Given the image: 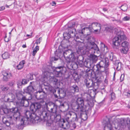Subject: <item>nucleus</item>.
Here are the masks:
<instances>
[{
	"mask_svg": "<svg viewBox=\"0 0 130 130\" xmlns=\"http://www.w3.org/2000/svg\"><path fill=\"white\" fill-rule=\"evenodd\" d=\"M84 72H86V74L88 76H91L92 75L93 70L91 69H87Z\"/></svg>",
	"mask_w": 130,
	"mask_h": 130,
	"instance_id": "obj_36",
	"label": "nucleus"
},
{
	"mask_svg": "<svg viewBox=\"0 0 130 130\" xmlns=\"http://www.w3.org/2000/svg\"><path fill=\"white\" fill-rule=\"evenodd\" d=\"M104 130H113L112 125L110 123L106 124L104 128Z\"/></svg>",
	"mask_w": 130,
	"mask_h": 130,
	"instance_id": "obj_31",
	"label": "nucleus"
},
{
	"mask_svg": "<svg viewBox=\"0 0 130 130\" xmlns=\"http://www.w3.org/2000/svg\"><path fill=\"white\" fill-rule=\"evenodd\" d=\"M76 36L75 32L68 31V32H64L63 34V37L65 39L67 40L70 38L74 37Z\"/></svg>",
	"mask_w": 130,
	"mask_h": 130,
	"instance_id": "obj_15",
	"label": "nucleus"
},
{
	"mask_svg": "<svg viewBox=\"0 0 130 130\" xmlns=\"http://www.w3.org/2000/svg\"><path fill=\"white\" fill-rule=\"evenodd\" d=\"M25 63V61L23 60L21 61L19 64L17 66V68L18 70H21L23 66L24 65Z\"/></svg>",
	"mask_w": 130,
	"mask_h": 130,
	"instance_id": "obj_32",
	"label": "nucleus"
},
{
	"mask_svg": "<svg viewBox=\"0 0 130 130\" xmlns=\"http://www.w3.org/2000/svg\"><path fill=\"white\" fill-rule=\"evenodd\" d=\"M61 54V53H58L57 55H56L54 57H51L50 59L51 61H56L60 58V54Z\"/></svg>",
	"mask_w": 130,
	"mask_h": 130,
	"instance_id": "obj_35",
	"label": "nucleus"
},
{
	"mask_svg": "<svg viewBox=\"0 0 130 130\" xmlns=\"http://www.w3.org/2000/svg\"><path fill=\"white\" fill-rule=\"evenodd\" d=\"M110 96L111 97V98L112 100L115 99L116 98L115 94L113 92L111 93L110 95Z\"/></svg>",
	"mask_w": 130,
	"mask_h": 130,
	"instance_id": "obj_53",
	"label": "nucleus"
},
{
	"mask_svg": "<svg viewBox=\"0 0 130 130\" xmlns=\"http://www.w3.org/2000/svg\"><path fill=\"white\" fill-rule=\"evenodd\" d=\"M58 51H59V53H61V54H60H60H61V53H62V54H63V56L64 57L66 58H67V56L66 55L68 53H69V52L67 50L66 52H62L61 51V50H60V49H58ZM66 59H67V58Z\"/></svg>",
	"mask_w": 130,
	"mask_h": 130,
	"instance_id": "obj_46",
	"label": "nucleus"
},
{
	"mask_svg": "<svg viewBox=\"0 0 130 130\" xmlns=\"http://www.w3.org/2000/svg\"><path fill=\"white\" fill-rule=\"evenodd\" d=\"M95 26H96V27H98L100 28L99 27L101 26V25L99 23L94 22L91 25H89L88 27H86V28L90 30L91 29V28H92V29H96V28L95 27Z\"/></svg>",
	"mask_w": 130,
	"mask_h": 130,
	"instance_id": "obj_24",
	"label": "nucleus"
},
{
	"mask_svg": "<svg viewBox=\"0 0 130 130\" xmlns=\"http://www.w3.org/2000/svg\"><path fill=\"white\" fill-rule=\"evenodd\" d=\"M42 39V37H40L39 38L36 40L35 43H36L37 44H39L41 41Z\"/></svg>",
	"mask_w": 130,
	"mask_h": 130,
	"instance_id": "obj_54",
	"label": "nucleus"
},
{
	"mask_svg": "<svg viewBox=\"0 0 130 130\" xmlns=\"http://www.w3.org/2000/svg\"><path fill=\"white\" fill-rule=\"evenodd\" d=\"M9 54L8 52H5L2 55V57L4 59H6L9 57Z\"/></svg>",
	"mask_w": 130,
	"mask_h": 130,
	"instance_id": "obj_40",
	"label": "nucleus"
},
{
	"mask_svg": "<svg viewBox=\"0 0 130 130\" xmlns=\"http://www.w3.org/2000/svg\"><path fill=\"white\" fill-rule=\"evenodd\" d=\"M53 103L52 102H50L47 104L46 107V109L48 111H50L51 113V112H53L52 108Z\"/></svg>",
	"mask_w": 130,
	"mask_h": 130,
	"instance_id": "obj_27",
	"label": "nucleus"
},
{
	"mask_svg": "<svg viewBox=\"0 0 130 130\" xmlns=\"http://www.w3.org/2000/svg\"><path fill=\"white\" fill-rule=\"evenodd\" d=\"M57 94L60 98H64L66 95V93L65 92L63 91L62 92L60 93L59 89H58V90Z\"/></svg>",
	"mask_w": 130,
	"mask_h": 130,
	"instance_id": "obj_34",
	"label": "nucleus"
},
{
	"mask_svg": "<svg viewBox=\"0 0 130 130\" xmlns=\"http://www.w3.org/2000/svg\"><path fill=\"white\" fill-rule=\"evenodd\" d=\"M17 84L18 87L19 88H20V87L23 85V82H22L21 80H20L18 81L17 82Z\"/></svg>",
	"mask_w": 130,
	"mask_h": 130,
	"instance_id": "obj_49",
	"label": "nucleus"
},
{
	"mask_svg": "<svg viewBox=\"0 0 130 130\" xmlns=\"http://www.w3.org/2000/svg\"><path fill=\"white\" fill-rule=\"evenodd\" d=\"M102 46L103 47L102 48V50L104 51V53H107L108 52V48L107 46H106L105 44L102 43H101Z\"/></svg>",
	"mask_w": 130,
	"mask_h": 130,
	"instance_id": "obj_39",
	"label": "nucleus"
},
{
	"mask_svg": "<svg viewBox=\"0 0 130 130\" xmlns=\"http://www.w3.org/2000/svg\"><path fill=\"white\" fill-rule=\"evenodd\" d=\"M124 74H122L120 78V82H122L124 79Z\"/></svg>",
	"mask_w": 130,
	"mask_h": 130,
	"instance_id": "obj_60",
	"label": "nucleus"
},
{
	"mask_svg": "<svg viewBox=\"0 0 130 130\" xmlns=\"http://www.w3.org/2000/svg\"><path fill=\"white\" fill-rule=\"evenodd\" d=\"M71 89L73 93L78 92L79 91V88L78 86L76 84L72 86Z\"/></svg>",
	"mask_w": 130,
	"mask_h": 130,
	"instance_id": "obj_30",
	"label": "nucleus"
},
{
	"mask_svg": "<svg viewBox=\"0 0 130 130\" xmlns=\"http://www.w3.org/2000/svg\"><path fill=\"white\" fill-rule=\"evenodd\" d=\"M55 75L57 77H61L62 75L64 76L65 78L66 79L69 78L70 75L69 74V72L67 71L66 72H54Z\"/></svg>",
	"mask_w": 130,
	"mask_h": 130,
	"instance_id": "obj_14",
	"label": "nucleus"
},
{
	"mask_svg": "<svg viewBox=\"0 0 130 130\" xmlns=\"http://www.w3.org/2000/svg\"><path fill=\"white\" fill-rule=\"evenodd\" d=\"M109 65L108 60H105V61L102 60L98 63L95 65H94L93 67V70H98L99 69L105 70L106 69Z\"/></svg>",
	"mask_w": 130,
	"mask_h": 130,
	"instance_id": "obj_7",
	"label": "nucleus"
},
{
	"mask_svg": "<svg viewBox=\"0 0 130 130\" xmlns=\"http://www.w3.org/2000/svg\"><path fill=\"white\" fill-rule=\"evenodd\" d=\"M67 59H68V61L70 62H73L75 60V57L74 54L73 53H71L69 55L67 56Z\"/></svg>",
	"mask_w": 130,
	"mask_h": 130,
	"instance_id": "obj_26",
	"label": "nucleus"
},
{
	"mask_svg": "<svg viewBox=\"0 0 130 130\" xmlns=\"http://www.w3.org/2000/svg\"><path fill=\"white\" fill-rule=\"evenodd\" d=\"M60 108L64 107V104L63 103H61L60 105Z\"/></svg>",
	"mask_w": 130,
	"mask_h": 130,
	"instance_id": "obj_62",
	"label": "nucleus"
},
{
	"mask_svg": "<svg viewBox=\"0 0 130 130\" xmlns=\"http://www.w3.org/2000/svg\"><path fill=\"white\" fill-rule=\"evenodd\" d=\"M71 67L73 69H76L78 68V65L77 62H72L71 63Z\"/></svg>",
	"mask_w": 130,
	"mask_h": 130,
	"instance_id": "obj_37",
	"label": "nucleus"
},
{
	"mask_svg": "<svg viewBox=\"0 0 130 130\" xmlns=\"http://www.w3.org/2000/svg\"><path fill=\"white\" fill-rule=\"evenodd\" d=\"M78 48L77 52H80L81 54L83 55L86 54L89 51V52L91 53L89 56L90 60L94 63L97 61L98 56H97V55L99 54L100 51L98 46L94 42H89L85 46H83L80 43Z\"/></svg>",
	"mask_w": 130,
	"mask_h": 130,
	"instance_id": "obj_1",
	"label": "nucleus"
},
{
	"mask_svg": "<svg viewBox=\"0 0 130 130\" xmlns=\"http://www.w3.org/2000/svg\"><path fill=\"white\" fill-rule=\"evenodd\" d=\"M49 74V73L44 72L43 75L39 76L40 81L43 83L46 82L48 79Z\"/></svg>",
	"mask_w": 130,
	"mask_h": 130,
	"instance_id": "obj_16",
	"label": "nucleus"
},
{
	"mask_svg": "<svg viewBox=\"0 0 130 130\" xmlns=\"http://www.w3.org/2000/svg\"><path fill=\"white\" fill-rule=\"evenodd\" d=\"M94 65L93 64H91L90 62L85 61L84 62V66L86 68H93Z\"/></svg>",
	"mask_w": 130,
	"mask_h": 130,
	"instance_id": "obj_29",
	"label": "nucleus"
},
{
	"mask_svg": "<svg viewBox=\"0 0 130 130\" xmlns=\"http://www.w3.org/2000/svg\"><path fill=\"white\" fill-rule=\"evenodd\" d=\"M76 113L74 112H69L67 115L68 117H71L74 121H78L79 119V111H76Z\"/></svg>",
	"mask_w": 130,
	"mask_h": 130,
	"instance_id": "obj_13",
	"label": "nucleus"
},
{
	"mask_svg": "<svg viewBox=\"0 0 130 130\" xmlns=\"http://www.w3.org/2000/svg\"><path fill=\"white\" fill-rule=\"evenodd\" d=\"M118 37H119V38L121 40V42L122 41L125 40L126 39V37L124 35H119Z\"/></svg>",
	"mask_w": 130,
	"mask_h": 130,
	"instance_id": "obj_48",
	"label": "nucleus"
},
{
	"mask_svg": "<svg viewBox=\"0 0 130 130\" xmlns=\"http://www.w3.org/2000/svg\"><path fill=\"white\" fill-rule=\"evenodd\" d=\"M48 89L50 92L53 93L56 92V90L52 87H49Z\"/></svg>",
	"mask_w": 130,
	"mask_h": 130,
	"instance_id": "obj_52",
	"label": "nucleus"
},
{
	"mask_svg": "<svg viewBox=\"0 0 130 130\" xmlns=\"http://www.w3.org/2000/svg\"><path fill=\"white\" fill-rule=\"evenodd\" d=\"M21 81L22 82H23V85H24L26 84L28 82V81L26 79H23Z\"/></svg>",
	"mask_w": 130,
	"mask_h": 130,
	"instance_id": "obj_57",
	"label": "nucleus"
},
{
	"mask_svg": "<svg viewBox=\"0 0 130 130\" xmlns=\"http://www.w3.org/2000/svg\"><path fill=\"white\" fill-rule=\"evenodd\" d=\"M14 83L12 81H10L8 85L10 86H12L13 85Z\"/></svg>",
	"mask_w": 130,
	"mask_h": 130,
	"instance_id": "obj_61",
	"label": "nucleus"
},
{
	"mask_svg": "<svg viewBox=\"0 0 130 130\" xmlns=\"http://www.w3.org/2000/svg\"><path fill=\"white\" fill-rule=\"evenodd\" d=\"M113 44L116 46H118L120 44L121 42V40L119 37H115L112 40Z\"/></svg>",
	"mask_w": 130,
	"mask_h": 130,
	"instance_id": "obj_22",
	"label": "nucleus"
},
{
	"mask_svg": "<svg viewBox=\"0 0 130 130\" xmlns=\"http://www.w3.org/2000/svg\"><path fill=\"white\" fill-rule=\"evenodd\" d=\"M80 57L82 58V59L80 60L78 58L77 59V62L78 64V66H79L80 67H81V68H80L79 70L80 71H81L82 73H84L85 72V70L83 68V67H84V62H83V58L82 56H81Z\"/></svg>",
	"mask_w": 130,
	"mask_h": 130,
	"instance_id": "obj_18",
	"label": "nucleus"
},
{
	"mask_svg": "<svg viewBox=\"0 0 130 130\" xmlns=\"http://www.w3.org/2000/svg\"><path fill=\"white\" fill-rule=\"evenodd\" d=\"M99 28H100L98 27V28H96V29H94V32L96 33L98 31H100L101 29V26L99 27Z\"/></svg>",
	"mask_w": 130,
	"mask_h": 130,
	"instance_id": "obj_56",
	"label": "nucleus"
},
{
	"mask_svg": "<svg viewBox=\"0 0 130 130\" xmlns=\"http://www.w3.org/2000/svg\"><path fill=\"white\" fill-rule=\"evenodd\" d=\"M2 119L3 123L7 126H9L11 123H12V116H7V117H3Z\"/></svg>",
	"mask_w": 130,
	"mask_h": 130,
	"instance_id": "obj_12",
	"label": "nucleus"
},
{
	"mask_svg": "<svg viewBox=\"0 0 130 130\" xmlns=\"http://www.w3.org/2000/svg\"><path fill=\"white\" fill-rule=\"evenodd\" d=\"M122 48H128V43L127 41H124L121 44Z\"/></svg>",
	"mask_w": 130,
	"mask_h": 130,
	"instance_id": "obj_42",
	"label": "nucleus"
},
{
	"mask_svg": "<svg viewBox=\"0 0 130 130\" xmlns=\"http://www.w3.org/2000/svg\"><path fill=\"white\" fill-rule=\"evenodd\" d=\"M93 93L94 94L93 96H92L91 94H90L88 95L87 96L86 100L88 101L87 105L85 106V113H83L84 110L80 111L79 110L78 111H79V118H80L83 120L85 121L87 119V115H90L91 113V109L94 105L93 102V97H94L95 95V93L94 91L93 90Z\"/></svg>",
	"mask_w": 130,
	"mask_h": 130,
	"instance_id": "obj_3",
	"label": "nucleus"
},
{
	"mask_svg": "<svg viewBox=\"0 0 130 130\" xmlns=\"http://www.w3.org/2000/svg\"><path fill=\"white\" fill-rule=\"evenodd\" d=\"M41 107L37 110L36 112L38 115H40V116L41 119V121L43 122H46V126L50 127L52 130H58L56 129L55 126H53L52 124V121L54 120L56 122L59 121L57 120L56 118H52V116L53 114L50 112V111H41Z\"/></svg>",
	"mask_w": 130,
	"mask_h": 130,
	"instance_id": "obj_2",
	"label": "nucleus"
},
{
	"mask_svg": "<svg viewBox=\"0 0 130 130\" xmlns=\"http://www.w3.org/2000/svg\"><path fill=\"white\" fill-rule=\"evenodd\" d=\"M62 121L59 123L60 126L64 129H67L70 127L68 121H66L64 119H62Z\"/></svg>",
	"mask_w": 130,
	"mask_h": 130,
	"instance_id": "obj_17",
	"label": "nucleus"
},
{
	"mask_svg": "<svg viewBox=\"0 0 130 130\" xmlns=\"http://www.w3.org/2000/svg\"><path fill=\"white\" fill-rule=\"evenodd\" d=\"M119 125L120 127L122 128H124L127 126V125L125 123L124 120H121L119 122Z\"/></svg>",
	"mask_w": 130,
	"mask_h": 130,
	"instance_id": "obj_33",
	"label": "nucleus"
},
{
	"mask_svg": "<svg viewBox=\"0 0 130 130\" xmlns=\"http://www.w3.org/2000/svg\"><path fill=\"white\" fill-rule=\"evenodd\" d=\"M73 76L74 80L76 82H78L79 78L78 74L77 73H74L73 74Z\"/></svg>",
	"mask_w": 130,
	"mask_h": 130,
	"instance_id": "obj_38",
	"label": "nucleus"
},
{
	"mask_svg": "<svg viewBox=\"0 0 130 130\" xmlns=\"http://www.w3.org/2000/svg\"><path fill=\"white\" fill-rule=\"evenodd\" d=\"M38 95L39 96V97H38V95L35 94V97L38 100H43V99L44 98V94H39Z\"/></svg>",
	"mask_w": 130,
	"mask_h": 130,
	"instance_id": "obj_43",
	"label": "nucleus"
},
{
	"mask_svg": "<svg viewBox=\"0 0 130 130\" xmlns=\"http://www.w3.org/2000/svg\"><path fill=\"white\" fill-rule=\"evenodd\" d=\"M31 112L28 110L26 111L25 116L23 118L21 119V124L23 125L24 124H25L27 123H28V121L31 120V118L32 117H34L35 116L34 114L35 112L31 111Z\"/></svg>",
	"mask_w": 130,
	"mask_h": 130,
	"instance_id": "obj_6",
	"label": "nucleus"
},
{
	"mask_svg": "<svg viewBox=\"0 0 130 130\" xmlns=\"http://www.w3.org/2000/svg\"><path fill=\"white\" fill-rule=\"evenodd\" d=\"M113 28V27L110 26H109L105 27V30L107 31L111 32Z\"/></svg>",
	"mask_w": 130,
	"mask_h": 130,
	"instance_id": "obj_45",
	"label": "nucleus"
},
{
	"mask_svg": "<svg viewBox=\"0 0 130 130\" xmlns=\"http://www.w3.org/2000/svg\"><path fill=\"white\" fill-rule=\"evenodd\" d=\"M70 126L73 127L74 129L76 127V124L75 123H73L70 125Z\"/></svg>",
	"mask_w": 130,
	"mask_h": 130,
	"instance_id": "obj_59",
	"label": "nucleus"
},
{
	"mask_svg": "<svg viewBox=\"0 0 130 130\" xmlns=\"http://www.w3.org/2000/svg\"><path fill=\"white\" fill-rule=\"evenodd\" d=\"M9 88L8 87H5L4 86L1 88V90L3 91L6 92L7 91Z\"/></svg>",
	"mask_w": 130,
	"mask_h": 130,
	"instance_id": "obj_51",
	"label": "nucleus"
},
{
	"mask_svg": "<svg viewBox=\"0 0 130 130\" xmlns=\"http://www.w3.org/2000/svg\"><path fill=\"white\" fill-rule=\"evenodd\" d=\"M104 83L106 84V85H107L108 83V79L107 77H106L104 80Z\"/></svg>",
	"mask_w": 130,
	"mask_h": 130,
	"instance_id": "obj_63",
	"label": "nucleus"
},
{
	"mask_svg": "<svg viewBox=\"0 0 130 130\" xmlns=\"http://www.w3.org/2000/svg\"><path fill=\"white\" fill-rule=\"evenodd\" d=\"M50 80L54 83V84L55 85L57 84L58 80L54 76H50V75H49V78Z\"/></svg>",
	"mask_w": 130,
	"mask_h": 130,
	"instance_id": "obj_28",
	"label": "nucleus"
},
{
	"mask_svg": "<svg viewBox=\"0 0 130 130\" xmlns=\"http://www.w3.org/2000/svg\"><path fill=\"white\" fill-rule=\"evenodd\" d=\"M76 104L72 107L75 111H82L84 110L83 106L84 105V100L81 98H78L76 102Z\"/></svg>",
	"mask_w": 130,
	"mask_h": 130,
	"instance_id": "obj_9",
	"label": "nucleus"
},
{
	"mask_svg": "<svg viewBox=\"0 0 130 130\" xmlns=\"http://www.w3.org/2000/svg\"><path fill=\"white\" fill-rule=\"evenodd\" d=\"M10 112L13 113L10 116H13L14 120L15 121H18L20 120V113L17 108H14L10 109Z\"/></svg>",
	"mask_w": 130,
	"mask_h": 130,
	"instance_id": "obj_10",
	"label": "nucleus"
},
{
	"mask_svg": "<svg viewBox=\"0 0 130 130\" xmlns=\"http://www.w3.org/2000/svg\"><path fill=\"white\" fill-rule=\"evenodd\" d=\"M41 107V105L39 103L35 102L33 103L31 105L30 107V110L31 111L34 112L35 116L34 117L31 118V119L30 121L31 122H32L33 123H38L40 122L41 120L39 118L40 115H38L36 112L37 110L38 109Z\"/></svg>",
	"mask_w": 130,
	"mask_h": 130,
	"instance_id": "obj_5",
	"label": "nucleus"
},
{
	"mask_svg": "<svg viewBox=\"0 0 130 130\" xmlns=\"http://www.w3.org/2000/svg\"><path fill=\"white\" fill-rule=\"evenodd\" d=\"M52 108H53V112H51L53 114L51 117L52 118H56L57 120H59L60 121L61 119V113L62 111L61 110H57L58 106L55 103H53V106Z\"/></svg>",
	"mask_w": 130,
	"mask_h": 130,
	"instance_id": "obj_8",
	"label": "nucleus"
},
{
	"mask_svg": "<svg viewBox=\"0 0 130 130\" xmlns=\"http://www.w3.org/2000/svg\"><path fill=\"white\" fill-rule=\"evenodd\" d=\"M84 81L86 87L88 88L92 87L94 85L93 82L91 79H86Z\"/></svg>",
	"mask_w": 130,
	"mask_h": 130,
	"instance_id": "obj_19",
	"label": "nucleus"
},
{
	"mask_svg": "<svg viewBox=\"0 0 130 130\" xmlns=\"http://www.w3.org/2000/svg\"><path fill=\"white\" fill-rule=\"evenodd\" d=\"M2 75L3 76V79L4 81H7L12 77L11 72L9 71L4 70L2 72Z\"/></svg>",
	"mask_w": 130,
	"mask_h": 130,
	"instance_id": "obj_11",
	"label": "nucleus"
},
{
	"mask_svg": "<svg viewBox=\"0 0 130 130\" xmlns=\"http://www.w3.org/2000/svg\"><path fill=\"white\" fill-rule=\"evenodd\" d=\"M130 17L127 16H126L123 18L122 19V20L124 21H128L130 19Z\"/></svg>",
	"mask_w": 130,
	"mask_h": 130,
	"instance_id": "obj_55",
	"label": "nucleus"
},
{
	"mask_svg": "<svg viewBox=\"0 0 130 130\" xmlns=\"http://www.w3.org/2000/svg\"><path fill=\"white\" fill-rule=\"evenodd\" d=\"M27 78L28 79V81L32 80L33 79V75L31 74H28L27 76Z\"/></svg>",
	"mask_w": 130,
	"mask_h": 130,
	"instance_id": "obj_47",
	"label": "nucleus"
},
{
	"mask_svg": "<svg viewBox=\"0 0 130 130\" xmlns=\"http://www.w3.org/2000/svg\"><path fill=\"white\" fill-rule=\"evenodd\" d=\"M128 50V48H122L120 49V51L122 53L126 54Z\"/></svg>",
	"mask_w": 130,
	"mask_h": 130,
	"instance_id": "obj_41",
	"label": "nucleus"
},
{
	"mask_svg": "<svg viewBox=\"0 0 130 130\" xmlns=\"http://www.w3.org/2000/svg\"><path fill=\"white\" fill-rule=\"evenodd\" d=\"M66 72L67 70L65 67L64 66H60L56 67H54V72Z\"/></svg>",
	"mask_w": 130,
	"mask_h": 130,
	"instance_id": "obj_21",
	"label": "nucleus"
},
{
	"mask_svg": "<svg viewBox=\"0 0 130 130\" xmlns=\"http://www.w3.org/2000/svg\"><path fill=\"white\" fill-rule=\"evenodd\" d=\"M34 91V89L32 86H29L27 87L25 91L29 94V97L28 99H27L25 96H22L21 99L19 100L18 101L16 102L17 107L28 106L29 105L28 100H30L32 99V95Z\"/></svg>",
	"mask_w": 130,
	"mask_h": 130,
	"instance_id": "obj_4",
	"label": "nucleus"
},
{
	"mask_svg": "<svg viewBox=\"0 0 130 130\" xmlns=\"http://www.w3.org/2000/svg\"><path fill=\"white\" fill-rule=\"evenodd\" d=\"M121 7L122 8L121 9L124 11H126L127 9V7L126 5H122Z\"/></svg>",
	"mask_w": 130,
	"mask_h": 130,
	"instance_id": "obj_50",
	"label": "nucleus"
},
{
	"mask_svg": "<svg viewBox=\"0 0 130 130\" xmlns=\"http://www.w3.org/2000/svg\"><path fill=\"white\" fill-rule=\"evenodd\" d=\"M127 126L129 129H130V123H127Z\"/></svg>",
	"mask_w": 130,
	"mask_h": 130,
	"instance_id": "obj_64",
	"label": "nucleus"
},
{
	"mask_svg": "<svg viewBox=\"0 0 130 130\" xmlns=\"http://www.w3.org/2000/svg\"><path fill=\"white\" fill-rule=\"evenodd\" d=\"M75 23L74 22H70L68 23V31L72 32V31L73 32H75V31L76 32V29L74 27L75 26Z\"/></svg>",
	"mask_w": 130,
	"mask_h": 130,
	"instance_id": "obj_20",
	"label": "nucleus"
},
{
	"mask_svg": "<svg viewBox=\"0 0 130 130\" xmlns=\"http://www.w3.org/2000/svg\"><path fill=\"white\" fill-rule=\"evenodd\" d=\"M39 46H37L34 48L33 51L32 55L34 56L36 54L37 52V51L39 50Z\"/></svg>",
	"mask_w": 130,
	"mask_h": 130,
	"instance_id": "obj_44",
	"label": "nucleus"
},
{
	"mask_svg": "<svg viewBox=\"0 0 130 130\" xmlns=\"http://www.w3.org/2000/svg\"><path fill=\"white\" fill-rule=\"evenodd\" d=\"M95 71V75L96 77L97 78H100V77L102 76V73L104 71V70L99 69L98 70H93Z\"/></svg>",
	"mask_w": 130,
	"mask_h": 130,
	"instance_id": "obj_23",
	"label": "nucleus"
},
{
	"mask_svg": "<svg viewBox=\"0 0 130 130\" xmlns=\"http://www.w3.org/2000/svg\"><path fill=\"white\" fill-rule=\"evenodd\" d=\"M113 63L114 64V68H116L118 70H119L121 67V63L120 61L118 60H116L115 62H114Z\"/></svg>",
	"mask_w": 130,
	"mask_h": 130,
	"instance_id": "obj_25",
	"label": "nucleus"
},
{
	"mask_svg": "<svg viewBox=\"0 0 130 130\" xmlns=\"http://www.w3.org/2000/svg\"><path fill=\"white\" fill-rule=\"evenodd\" d=\"M85 29H87L86 28V27L85 28H83L82 30H78V32L80 33H81L82 34H83V31L85 30Z\"/></svg>",
	"mask_w": 130,
	"mask_h": 130,
	"instance_id": "obj_58",
	"label": "nucleus"
}]
</instances>
